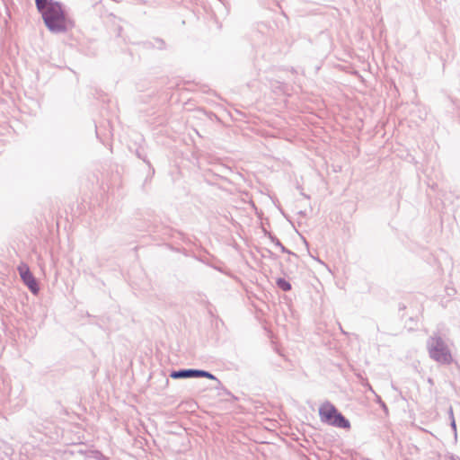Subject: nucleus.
<instances>
[{
  "mask_svg": "<svg viewBox=\"0 0 460 460\" xmlns=\"http://www.w3.org/2000/svg\"><path fill=\"white\" fill-rule=\"evenodd\" d=\"M41 15L46 26L52 32H64L74 26V22L66 17L61 4L58 2L49 4Z\"/></svg>",
  "mask_w": 460,
  "mask_h": 460,
  "instance_id": "f257e3e1",
  "label": "nucleus"
},
{
  "mask_svg": "<svg viewBox=\"0 0 460 460\" xmlns=\"http://www.w3.org/2000/svg\"><path fill=\"white\" fill-rule=\"evenodd\" d=\"M427 348L429 357L441 365H449L453 357L445 341L438 334H434L427 341Z\"/></svg>",
  "mask_w": 460,
  "mask_h": 460,
  "instance_id": "f03ea898",
  "label": "nucleus"
},
{
  "mask_svg": "<svg viewBox=\"0 0 460 460\" xmlns=\"http://www.w3.org/2000/svg\"><path fill=\"white\" fill-rule=\"evenodd\" d=\"M319 415L321 420L329 425L343 429H348L350 426L349 420H346L331 402H327L320 406Z\"/></svg>",
  "mask_w": 460,
  "mask_h": 460,
  "instance_id": "7ed1b4c3",
  "label": "nucleus"
},
{
  "mask_svg": "<svg viewBox=\"0 0 460 460\" xmlns=\"http://www.w3.org/2000/svg\"><path fill=\"white\" fill-rule=\"evenodd\" d=\"M18 271L25 285L31 289V292L36 294L39 290V287L28 265L25 263H21L18 266Z\"/></svg>",
  "mask_w": 460,
  "mask_h": 460,
  "instance_id": "20e7f679",
  "label": "nucleus"
},
{
  "mask_svg": "<svg viewBox=\"0 0 460 460\" xmlns=\"http://www.w3.org/2000/svg\"><path fill=\"white\" fill-rule=\"evenodd\" d=\"M171 377L174 379L194 377V370L175 371L171 374Z\"/></svg>",
  "mask_w": 460,
  "mask_h": 460,
  "instance_id": "39448f33",
  "label": "nucleus"
},
{
  "mask_svg": "<svg viewBox=\"0 0 460 460\" xmlns=\"http://www.w3.org/2000/svg\"><path fill=\"white\" fill-rule=\"evenodd\" d=\"M37 9L41 13L44 10L49 7V4H55L56 2L52 0H35Z\"/></svg>",
  "mask_w": 460,
  "mask_h": 460,
  "instance_id": "423d86ee",
  "label": "nucleus"
},
{
  "mask_svg": "<svg viewBox=\"0 0 460 460\" xmlns=\"http://www.w3.org/2000/svg\"><path fill=\"white\" fill-rule=\"evenodd\" d=\"M194 376H205L210 379L214 378L210 373L202 370H194Z\"/></svg>",
  "mask_w": 460,
  "mask_h": 460,
  "instance_id": "0eeeda50",
  "label": "nucleus"
},
{
  "mask_svg": "<svg viewBox=\"0 0 460 460\" xmlns=\"http://www.w3.org/2000/svg\"><path fill=\"white\" fill-rule=\"evenodd\" d=\"M280 287L284 289V290H289L290 289V285L287 282H283L282 284H280Z\"/></svg>",
  "mask_w": 460,
  "mask_h": 460,
  "instance_id": "6e6552de",
  "label": "nucleus"
},
{
  "mask_svg": "<svg viewBox=\"0 0 460 460\" xmlns=\"http://www.w3.org/2000/svg\"><path fill=\"white\" fill-rule=\"evenodd\" d=\"M452 426H453V428H454V429H456V423H455V421H454V420H453V422H452Z\"/></svg>",
  "mask_w": 460,
  "mask_h": 460,
  "instance_id": "1a4fd4ad",
  "label": "nucleus"
}]
</instances>
